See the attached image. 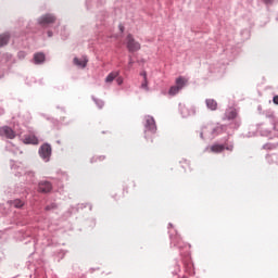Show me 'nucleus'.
<instances>
[{"mask_svg":"<svg viewBox=\"0 0 278 278\" xmlns=\"http://www.w3.org/2000/svg\"><path fill=\"white\" fill-rule=\"evenodd\" d=\"M10 42V33L0 34V47H5Z\"/></svg>","mask_w":278,"mask_h":278,"instance_id":"nucleus-8","label":"nucleus"},{"mask_svg":"<svg viewBox=\"0 0 278 278\" xmlns=\"http://www.w3.org/2000/svg\"><path fill=\"white\" fill-rule=\"evenodd\" d=\"M56 21V17L52 13H46L41 17H39L38 23L40 25L47 26L50 24H54Z\"/></svg>","mask_w":278,"mask_h":278,"instance_id":"nucleus-4","label":"nucleus"},{"mask_svg":"<svg viewBox=\"0 0 278 278\" xmlns=\"http://www.w3.org/2000/svg\"><path fill=\"white\" fill-rule=\"evenodd\" d=\"M45 60H46V55L42 52H38L36 54V63L37 64L43 63Z\"/></svg>","mask_w":278,"mask_h":278,"instance_id":"nucleus-13","label":"nucleus"},{"mask_svg":"<svg viewBox=\"0 0 278 278\" xmlns=\"http://www.w3.org/2000/svg\"><path fill=\"white\" fill-rule=\"evenodd\" d=\"M206 105H207L208 109H211V111H217L218 104H217V101H216V100H214V99H207V100H206Z\"/></svg>","mask_w":278,"mask_h":278,"instance_id":"nucleus-10","label":"nucleus"},{"mask_svg":"<svg viewBox=\"0 0 278 278\" xmlns=\"http://www.w3.org/2000/svg\"><path fill=\"white\" fill-rule=\"evenodd\" d=\"M134 63H135V61H134L132 56L129 55L128 68H131L134 66Z\"/></svg>","mask_w":278,"mask_h":278,"instance_id":"nucleus-18","label":"nucleus"},{"mask_svg":"<svg viewBox=\"0 0 278 278\" xmlns=\"http://www.w3.org/2000/svg\"><path fill=\"white\" fill-rule=\"evenodd\" d=\"M38 153L45 162H49L50 156L52 155V146L49 143H43L38 150Z\"/></svg>","mask_w":278,"mask_h":278,"instance_id":"nucleus-1","label":"nucleus"},{"mask_svg":"<svg viewBox=\"0 0 278 278\" xmlns=\"http://www.w3.org/2000/svg\"><path fill=\"white\" fill-rule=\"evenodd\" d=\"M127 49L130 53H135L141 49L140 42L136 41L131 34L127 36Z\"/></svg>","mask_w":278,"mask_h":278,"instance_id":"nucleus-2","label":"nucleus"},{"mask_svg":"<svg viewBox=\"0 0 278 278\" xmlns=\"http://www.w3.org/2000/svg\"><path fill=\"white\" fill-rule=\"evenodd\" d=\"M187 79L186 78H184V77H178L177 79H176V85H177V88H178V91H180L181 89H184V86H186L187 85Z\"/></svg>","mask_w":278,"mask_h":278,"instance_id":"nucleus-12","label":"nucleus"},{"mask_svg":"<svg viewBox=\"0 0 278 278\" xmlns=\"http://www.w3.org/2000/svg\"><path fill=\"white\" fill-rule=\"evenodd\" d=\"M99 160L103 161V160H105V156H99Z\"/></svg>","mask_w":278,"mask_h":278,"instance_id":"nucleus-24","label":"nucleus"},{"mask_svg":"<svg viewBox=\"0 0 278 278\" xmlns=\"http://www.w3.org/2000/svg\"><path fill=\"white\" fill-rule=\"evenodd\" d=\"M168 93L172 96L179 93L178 85L170 87V90L168 91Z\"/></svg>","mask_w":278,"mask_h":278,"instance_id":"nucleus-17","label":"nucleus"},{"mask_svg":"<svg viewBox=\"0 0 278 278\" xmlns=\"http://www.w3.org/2000/svg\"><path fill=\"white\" fill-rule=\"evenodd\" d=\"M0 136L8 138L9 140H14L16 138V131H14L10 126L0 127Z\"/></svg>","mask_w":278,"mask_h":278,"instance_id":"nucleus-3","label":"nucleus"},{"mask_svg":"<svg viewBox=\"0 0 278 278\" xmlns=\"http://www.w3.org/2000/svg\"><path fill=\"white\" fill-rule=\"evenodd\" d=\"M117 84L122 85L123 84V79L122 78H117Z\"/></svg>","mask_w":278,"mask_h":278,"instance_id":"nucleus-23","label":"nucleus"},{"mask_svg":"<svg viewBox=\"0 0 278 278\" xmlns=\"http://www.w3.org/2000/svg\"><path fill=\"white\" fill-rule=\"evenodd\" d=\"M48 36H49V37H52V33L49 31V33H48Z\"/></svg>","mask_w":278,"mask_h":278,"instance_id":"nucleus-26","label":"nucleus"},{"mask_svg":"<svg viewBox=\"0 0 278 278\" xmlns=\"http://www.w3.org/2000/svg\"><path fill=\"white\" fill-rule=\"evenodd\" d=\"M119 28H121V31H124V26H119Z\"/></svg>","mask_w":278,"mask_h":278,"instance_id":"nucleus-25","label":"nucleus"},{"mask_svg":"<svg viewBox=\"0 0 278 278\" xmlns=\"http://www.w3.org/2000/svg\"><path fill=\"white\" fill-rule=\"evenodd\" d=\"M38 190L43 193L50 192L52 190V185L48 181L40 182L38 185Z\"/></svg>","mask_w":278,"mask_h":278,"instance_id":"nucleus-6","label":"nucleus"},{"mask_svg":"<svg viewBox=\"0 0 278 278\" xmlns=\"http://www.w3.org/2000/svg\"><path fill=\"white\" fill-rule=\"evenodd\" d=\"M273 102L274 104H278V96H274Z\"/></svg>","mask_w":278,"mask_h":278,"instance_id":"nucleus-22","label":"nucleus"},{"mask_svg":"<svg viewBox=\"0 0 278 278\" xmlns=\"http://www.w3.org/2000/svg\"><path fill=\"white\" fill-rule=\"evenodd\" d=\"M11 205H14L17 208H21L25 205V203H23L21 200L16 199V200L11 201Z\"/></svg>","mask_w":278,"mask_h":278,"instance_id":"nucleus-15","label":"nucleus"},{"mask_svg":"<svg viewBox=\"0 0 278 278\" xmlns=\"http://www.w3.org/2000/svg\"><path fill=\"white\" fill-rule=\"evenodd\" d=\"M87 63H88V59L87 56H83V59H74V64L80 68H86L87 67Z\"/></svg>","mask_w":278,"mask_h":278,"instance_id":"nucleus-7","label":"nucleus"},{"mask_svg":"<svg viewBox=\"0 0 278 278\" xmlns=\"http://www.w3.org/2000/svg\"><path fill=\"white\" fill-rule=\"evenodd\" d=\"M225 151V144L215 143L211 146V152L213 153H222Z\"/></svg>","mask_w":278,"mask_h":278,"instance_id":"nucleus-9","label":"nucleus"},{"mask_svg":"<svg viewBox=\"0 0 278 278\" xmlns=\"http://www.w3.org/2000/svg\"><path fill=\"white\" fill-rule=\"evenodd\" d=\"M141 89L149 90V81H148L147 73L146 72H144V80L141 84Z\"/></svg>","mask_w":278,"mask_h":278,"instance_id":"nucleus-16","label":"nucleus"},{"mask_svg":"<svg viewBox=\"0 0 278 278\" xmlns=\"http://www.w3.org/2000/svg\"><path fill=\"white\" fill-rule=\"evenodd\" d=\"M141 76H143V79H144V72H143V73H141Z\"/></svg>","mask_w":278,"mask_h":278,"instance_id":"nucleus-27","label":"nucleus"},{"mask_svg":"<svg viewBox=\"0 0 278 278\" xmlns=\"http://www.w3.org/2000/svg\"><path fill=\"white\" fill-rule=\"evenodd\" d=\"M224 149H227V151H233V144L226 146L224 144Z\"/></svg>","mask_w":278,"mask_h":278,"instance_id":"nucleus-19","label":"nucleus"},{"mask_svg":"<svg viewBox=\"0 0 278 278\" xmlns=\"http://www.w3.org/2000/svg\"><path fill=\"white\" fill-rule=\"evenodd\" d=\"M264 4H273L274 0H263Z\"/></svg>","mask_w":278,"mask_h":278,"instance_id":"nucleus-21","label":"nucleus"},{"mask_svg":"<svg viewBox=\"0 0 278 278\" xmlns=\"http://www.w3.org/2000/svg\"><path fill=\"white\" fill-rule=\"evenodd\" d=\"M26 144H35L34 139H25Z\"/></svg>","mask_w":278,"mask_h":278,"instance_id":"nucleus-20","label":"nucleus"},{"mask_svg":"<svg viewBox=\"0 0 278 278\" xmlns=\"http://www.w3.org/2000/svg\"><path fill=\"white\" fill-rule=\"evenodd\" d=\"M119 76L118 72H112L108 75V77L105 78V84H112V81H114L116 79V77Z\"/></svg>","mask_w":278,"mask_h":278,"instance_id":"nucleus-11","label":"nucleus"},{"mask_svg":"<svg viewBox=\"0 0 278 278\" xmlns=\"http://www.w3.org/2000/svg\"><path fill=\"white\" fill-rule=\"evenodd\" d=\"M148 130L151 134H155L157 130L156 123H155L154 118L151 116H148L147 121H146V135H147Z\"/></svg>","mask_w":278,"mask_h":278,"instance_id":"nucleus-5","label":"nucleus"},{"mask_svg":"<svg viewBox=\"0 0 278 278\" xmlns=\"http://www.w3.org/2000/svg\"><path fill=\"white\" fill-rule=\"evenodd\" d=\"M226 116H227L228 119H236V117H237V110H235V109L229 110V112L227 113Z\"/></svg>","mask_w":278,"mask_h":278,"instance_id":"nucleus-14","label":"nucleus"}]
</instances>
